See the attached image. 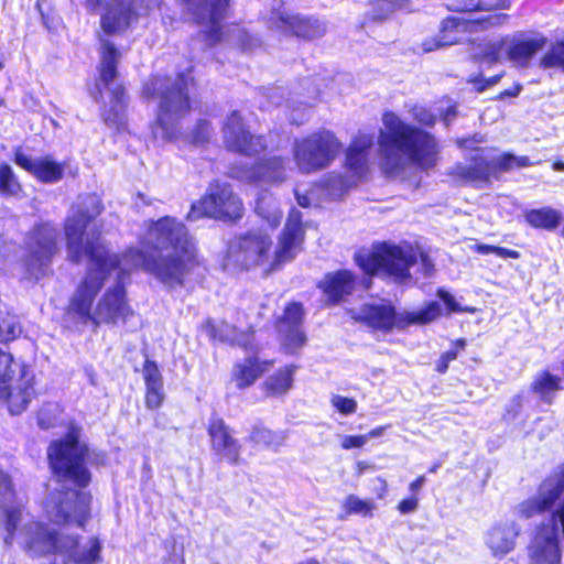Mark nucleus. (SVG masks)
I'll list each match as a JSON object with an SVG mask.
<instances>
[{"label": "nucleus", "mask_w": 564, "mask_h": 564, "mask_svg": "<svg viewBox=\"0 0 564 564\" xmlns=\"http://www.w3.org/2000/svg\"><path fill=\"white\" fill-rule=\"evenodd\" d=\"M476 250L481 253V254H489V253H494L496 254L497 257L499 258H518L519 257V253L514 250H510V249H506V248H501V247H496V246H489V245H477L476 246Z\"/></svg>", "instance_id": "49"}, {"label": "nucleus", "mask_w": 564, "mask_h": 564, "mask_svg": "<svg viewBox=\"0 0 564 564\" xmlns=\"http://www.w3.org/2000/svg\"><path fill=\"white\" fill-rule=\"evenodd\" d=\"M499 170L508 171L513 167H525L531 165L528 156H516L512 154H502L498 158Z\"/></svg>", "instance_id": "46"}, {"label": "nucleus", "mask_w": 564, "mask_h": 564, "mask_svg": "<svg viewBox=\"0 0 564 564\" xmlns=\"http://www.w3.org/2000/svg\"><path fill=\"white\" fill-rule=\"evenodd\" d=\"M241 213L242 203L231 187L225 183H214L207 195L192 205L187 218L197 220L207 216L216 219H236L241 216Z\"/></svg>", "instance_id": "16"}, {"label": "nucleus", "mask_w": 564, "mask_h": 564, "mask_svg": "<svg viewBox=\"0 0 564 564\" xmlns=\"http://www.w3.org/2000/svg\"><path fill=\"white\" fill-rule=\"evenodd\" d=\"M386 429H387V426H378L376 429H372L369 433L365 434L364 437H366V443L370 438H376V437L382 436L384 431H386Z\"/></svg>", "instance_id": "56"}, {"label": "nucleus", "mask_w": 564, "mask_h": 564, "mask_svg": "<svg viewBox=\"0 0 564 564\" xmlns=\"http://www.w3.org/2000/svg\"><path fill=\"white\" fill-rule=\"evenodd\" d=\"M341 148L334 132L322 130L295 140L293 155L299 170L311 173L329 166Z\"/></svg>", "instance_id": "12"}, {"label": "nucleus", "mask_w": 564, "mask_h": 564, "mask_svg": "<svg viewBox=\"0 0 564 564\" xmlns=\"http://www.w3.org/2000/svg\"><path fill=\"white\" fill-rule=\"evenodd\" d=\"M268 100L267 109L271 106L283 107L284 112L294 124L303 123L308 113V109L316 98L315 93L304 99H299L297 94L290 95L285 98V90L280 87L270 88L265 95Z\"/></svg>", "instance_id": "24"}, {"label": "nucleus", "mask_w": 564, "mask_h": 564, "mask_svg": "<svg viewBox=\"0 0 564 564\" xmlns=\"http://www.w3.org/2000/svg\"><path fill=\"white\" fill-rule=\"evenodd\" d=\"M164 400L163 384L147 386L145 403L149 409H158Z\"/></svg>", "instance_id": "47"}, {"label": "nucleus", "mask_w": 564, "mask_h": 564, "mask_svg": "<svg viewBox=\"0 0 564 564\" xmlns=\"http://www.w3.org/2000/svg\"><path fill=\"white\" fill-rule=\"evenodd\" d=\"M26 503V497L13 489L10 477L0 469V524L6 546L18 543L31 556L61 554L77 564L101 561L102 546L97 538L85 543L73 536L58 538L55 530L30 517Z\"/></svg>", "instance_id": "2"}, {"label": "nucleus", "mask_w": 564, "mask_h": 564, "mask_svg": "<svg viewBox=\"0 0 564 564\" xmlns=\"http://www.w3.org/2000/svg\"><path fill=\"white\" fill-rule=\"evenodd\" d=\"M268 28L280 34H294L299 37L315 39L322 36L326 26L318 19L291 12L284 7L273 8L265 18Z\"/></svg>", "instance_id": "18"}, {"label": "nucleus", "mask_w": 564, "mask_h": 564, "mask_svg": "<svg viewBox=\"0 0 564 564\" xmlns=\"http://www.w3.org/2000/svg\"><path fill=\"white\" fill-rule=\"evenodd\" d=\"M410 0H377L373 4L377 12L373 14L377 19H382L397 9H404L408 7Z\"/></svg>", "instance_id": "44"}, {"label": "nucleus", "mask_w": 564, "mask_h": 564, "mask_svg": "<svg viewBox=\"0 0 564 564\" xmlns=\"http://www.w3.org/2000/svg\"><path fill=\"white\" fill-rule=\"evenodd\" d=\"M14 163L42 183H57L63 178L65 172L64 163H58L48 155L33 158L22 148L15 149Z\"/></svg>", "instance_id": "21"}, {"label": "nucleus", "mask_w": 564, "mask_h": 564, "mask_svg": "<svg viewBox=\"0 0 564 564\" xmlns=\"http://www.w3.org/2000/svg\"><path fill=\"white\" fill-rule=\"evenodd\" d=\"M562 379L552 376L550 372L539 375L533 381V390L539 393L544 400L558 389H563Z\"/></svg>", "instance_id": "40"}, {"label": "nucleus", "mask_w": 564, "mask_h": 564, "mask_svg": "<svg viewBox=\"0 0 564 564\" xmlns=\"http://www.w3.org/2000/svg\"><path fill=\"white\" fill-rule=\"evenodd\" d=\"M330 404L343 415H350L357 411V401L340 394H333Z\"/></svg>", "instance_id": "45"}, {"label": "nucleus", "mask_w": 564, "mask_h": 564, "mask_svg": "<svg viewBox=\"0 0 564 564\" xmlns=\"http://www.w3.org/2000/svg\"><path fill=\"white\" fill-rule=\"evenodd\" d=\"M302 317V305L292 303L285 307L284 314L279 322V334L283 348L288 354H295L305 345L306 338L301 330Z\"/></svg>", "instance_id": "23"}, {"label": "nucleus", "mask_w": 564, "mask_h": 564, "mask_svg": "<svg viewBox=\"0 0 564 564\" xmlns=\"http://www.w3.org/2000/svg\"><path fill=\"white\" fill-rule=\"evenodd\" d=\"M234 40H236L245 50H251L256 46V40L250 34H248L239 28H235L231 31L230 41Z\"/></svg>", "instance_id": "50"}, {"label": "nucleus", "mask_w": 564, "mask_h": 564, "mask_svg": "<svg viewBox=\"0 0 564 564\" xmlns=\"http://www.w3.org/2000/svg\"><path fill=\"white\" fill-rule=\"evenodd\" d=\"M358 282L348 270L328 273L319 283V288L333 303H337L350 295L357 289Z\"/></svg>", "instance_id": "28"}, {"label": "nucleus", "mask_w": 564, "mask_h": 564, "mask_svg": "<svg viewBox=\"0 0 564 564\" xmlns=\"http://www.w3.org/2000/svg\"><path fill=\"white\" fill-rule=\"evenodd\" d=\"M188 11L194 15L198 24L204 25L203 34L208 45H214L221 39V33H213L208 22L209 0H183Z\"/></svg>", "instance_id": "32"}, {"label": "nucleus", "mask_w": 564, "mask_h": 564, "mask_svg": "<svg viewBox=\"0 0 564 564\" xmlns=\"http://www.w3.org/2000/svg\"><path fill=\"white\" fill-rule=\"evenodd\" d=\"M358 267L367 274H382L403 282L411 278L410 270L424 278L432 276L434 263L427 254L409 243H380L371 250H361L355 254Z\"/></svg>", "instance_id": "7"}, {"label": "nucleus", "mask_w": 564, "mask_h": 564, "mask_svg": "<svg viewBox=\"0 0 564 564\" xmlns=\"http://www.w3.org/2000/svg\"><path fill=\"white\" fill-rule=\"evenodd\" d=\"M271 367L270 361H260L257 357H248L235 366L232 380L237 388L245 389L251 386L263 372Z\"/></svg>", "instance_id": "30"}, {"label": "nucleus", "mask_w": 564, "mask_h": 564, "mask_svg": "<svg viewBox=\"0 0 564 564\" xmlns=\"http://www.w3.org/2000/svg\"><path fill=\"white\" fill-rule=\"evenodd\" d=\"M482 152L477 150L469 166H457V175L469 181H487L495 171L499 170L498 158L488 159Z\"/></svg>", "instance_id": "31"}, {"label": "nucleus", "mask_w": 564, "mask_h": 564, "mask_svg": "<svg viewBox=\"0 0 564 564\" xmlns=\"http://www.w3.org/2000/svg\"><path fill=\"white\" fill-rule=\"evenodd\" d=\"M520 532L521 528L516 520H500L486 531L485 544L492 556L502 558L516 549Z\"/></svg>", "instance_id": "22"}, {"label": "nucleus", "mask_w": 564, "mask_h": 564, "mask_svg": "<svg viewBox=\"0 0 564 564\" xmlns=\"http://www.w3.org/2000/svg\"><path fill=\"white\" fill-rule=\"evenodd\" d=\"M455 116V108L454 107H448L446 112L444 113V117H443V120L445 122L446 126H448L451 119Z\"/></svg>", "instance_id": "60"}, {"label": "nucleus", "mask_w": 564, "mask_h": 564, "mask_svg": "<svg viewBox=\"0 0 564 564\" xmlns=\"http://www.w3.org/2000/svg\"><path fill=\"white\" fill-rule=\"evenodd\" d=\"M510 0H457L449 9L466 13L467 18L449 17L442 23L441 35L425 40L421 47L424 53L453 45L462 41L466 33H477L498 29L509 21V15L499 11L508 10Z\"/></svg>", "instance_id": "6"}, {"label": "nucleus", "mask_w": 564, "mask_h": 564, "mask_svg": "<svg viewBox=\"0 0 564 564\" xmlns=\"http://www.w3.org/2000/svg\"><path fill=\"white\" fill-rule=\"evenodd\" d=\"M208 433L212 440L213 449L230 464H238L240 457V445L231 436L228 427L220 419L210 422Z\"/></svg>", "instance_id": "27"}, {"label": "nucleus", "mask_w": 564, "mask_h": 564, "mask_svg": "<svg viewBox=\"0 0 564 564\" xmlns=\"http://www.w3.org/2000/svg\"><path fill=\"white\" fill-rule=\"evenodd\" d=\"M543 69L564 72V40L552 43L539 61Z\"/></svg>", "instance_id": "36"}, {"label": "nucleus", "mask_w": 564, "mask_h": 564, "mask_svg": "<svg viewBox=\"0 0 564 564\" xmlns=\"http://www.w3.org/2000/svg\"><path fill=\"white\" fill-rule=\"evenodd\" d=\"M561 503L539 524L528 545V564H562Z\"/></svg>", "instance_id": "15"}, {"label": "nucleus", "mask_w": 564, "mask_h": 564, "mask_svg": "<svg viewBox=\"0 0 564 564\" xmlns=\"http://www.w3.org/2000/svg\"><path fill=\"white\" fill-rule=\"evenodd\" d=\"M202 329L212 339L238 345L250 350L253 349L252 333H238L234 326H230L225 322H215L209 319L202 326Z\"/></svg>", "instance_id": "29"}, {"label": "nucleus", "mask_w": 564, "mask_h": 564, "mask_svg": "<svg viewBox=\"0 0 564 564\" xmlns=\"http://www.w3.org/2000/svg\"><path fill=\"white\" fill-rule=\"evenodd\" d=\"M303 241L302 214L292 209L274 252H272V240L268 234L250 230L231 241L228 259L245 269L267 265L265 271H270L281 263L293 260L300 252Z\"/></svg>", "instance_id": "5"}, {"label": "nucleus", "mask_w": 564, "mask_h": 564, "mask_svg": "<svg viewBox=\"0 0 564 564\" xmlns=\"http://www.w3.org/2000/svg\"><path fill=\"white\" fill-rule=\"evenodd\" d=\"M35 394L32 369L0 350V400L8 403L10 413H22Z\"/></svg>", "instance_id": "9"}, {"label": "nucleus", "mask_w": 564, "mask_h": 564, "mask_svg": "<svg viewBox=\"0 0 564 564\" xmlns=\"http://www.w3.org/2000/svg\"><path fill=\"white\" fill-rule=\"evenodd\" d=\"M524 218L534 228L554 230L562 220V213L551 207H543L527 212Z\"/></svg>", "instance_id": "34"}, {"label": "nucleus", "mask_w": 564, "mask_h": 564, "mask_svg": "<svg viewBox=\"0 0 564 564\" xmlns=\"http://www.w3.org/2000/svg\"><path fill=\"white\" fill-rule=\"evenodd\" d=\"M413 117L417 122L424 126H433L435 122L434 115L424 107H414Z\"/></svg>", "instance_id": "51"}, {"label": "nucleus", "mask_w": 564, "mask_h": 564, "mask_svg": "<svg viewBox=\"0 0 564 564\" xmlns=\"http://www.w3.org/2000/svg\"><path fill=\"white\" fill-rule=\"evenodd\" d=\"M208 22L213 33H221L220 21L225 18L229 8V0H209Z\"/></svg>", "instance_id": "42"}, {"label": "nucleus", "mask_w": 564, "mask_h": 564, "mask_svg": "<svg viewBox=\"0 0 564 564\" xmlns=\"http://www.w3.org/2000/svg\"><path fill=\"white\" fill-rule=\"evenodd\" d=\"M424 482H425V477L420 476L417 479H415L414 481H412L410 484V490L412 492L419 491L422 488V486L424 485Z\"/></svg>", "instance_id": "57"}, {"label": "nucleus", "mask_w": 564, "mask_h": 564, "mask_svg": "<svg viewBox=\"0 0 564 564\" xmlns=\"http://www.w3.org/2000/svg\"><path fill=\"white\" fill-rule=\"evenodd\" d=\"M120 58L118 50L107 40H101L99 83L96 85L93 97L97 100L101 96L102 85L111 94V107L105 109L102 117L107 126L120 130L126 126V94L121 85L115 83L117 64Z\"/></svg>", "instance_id": "10"}, {"label": "nucleus", "mask_w": 564, "mask_h": 564, "mask_svg": "<svg viewBox=\"0 0 564 564\" xmlns=\"http://www.w3.org/2000/svg\"><path fill=\"white\" fill-rule=\"evenodd\" d=\"M21 333V327L14 315H6L0 319V343H7L17 338Z\"/></svg>", "instance_id": "43"}, {"label": "nucleus", "mask_w": 564, "mask_h": 564, "mask_svg": "<svg viewBox=\"0 0 564 564\" xmlns=\"http://www.w3.org/2000/svg\"><path fill=\"white\" fill-rule=\"evenodd\" d=\"M250 438L257 444L278 449L284 444L286 435L284 432H273L262 426H256L250 434Z\"/></svg>", "instance_id": "37"}, {"label": "nucleus", "mask_w": 564, "mask_h": 564, "mask_svg": "<svg viewBox=\"0 0 564 564\" xmlns=\"http://www.w3.org/2000/svg\"><path fill=\"white\" fill-rule=\"evenodd\" d=\"M87 7L95 11L104 7L101 29L108 34L122 32L139 17L147 15L159 4V0H86Z\"/></svg>", "instance_id": "14"}, {"label": "nucleus", "mask_w": 564, "mask_h": 564, "mask_svg": "<svg viewBox=\"0 0 564 564\" xmlns=\"http://www.w3.org/2000/svg\"><path fill=\"white\" fill-rule=\"evenodd\" d=\"M96 195L79 197L65 220L67 256L72 262L87 259V273L74 291L68 314L83 324H124L133 315L124 281L132 270L143 269L169 289L181 286L195 259V245L187 228L174 217L151 221L140 238L144 249L111 253L95 237L91 225L101 213Z\"/></svg>", "instance_id": "1"}, {"label": "nucleus", "mask_w": 564, "mask_h": 564, "mask_svg": "<svg viewBox=\"0 0 564 564\" xmlns=\"http://www.w3.org/2000/svg\"><path fill=\"white\" fill-rule=\"evenodd\" d=\"M382 123L378 142L386 173L398 175L408 167L429 170L436 165L440 147L432 134L405 123L393 112H386Z\"/></svg>", "instance_id": "4"}, {"label": "nucleus", "mask_w": 564, "mask_h": 564, "mask_svg": "<svg viewBox=\"0 0 564 564\" xmlns=\"http://www.w3.org/2000/svg\"><path fill=\"white\" fill-rule=\"evenodd\" d=\"M295 370V366H288L267 378L264 382L267 393L269 395H282L286 393L292 388Z\"/></svg>", "instance_id": "35"}, {"label": "nucleus", "mask_w": 564, "mask_h": 564, "mask_svg": "<svg viewBox=\"0 0 564 564\" xmlns=\"http://www.w3.org/2000/svg\"><path fill=\"white\" fill-rule=\"evenodd\" d=\"M39 424H40V426H41V427H43V429H48V427L51 426V423H50V422H46V421L44 420V417H43V412H41V413L39 414Z\"/></svg>", "instance_id": "62"}, {"label": "nucleus", "mask_w": 564, "mask_h": 564, "mask_svg": "<svg viewBox=\"0 0 564 564\" xmlns=\"http://www.w3.org/2000/svg\"><path fill=\"white\" fill-rule=\"evenodd\" d=\"M199 129L202 130V133L197 135L198 140H206L209 137V126L206 121L202 122L199 124Z\"/></svg>", "instance_id": "58"}, {"label": "nucleus", "mask_w": 564, "mask_h": 564, "mask_svg": "<svg viewBox=\"0 0 564 564\" xmlns=\"http://www.w3.org/2000/svg\"><path fill=\"white\" fill-rule=\"evenodd\" d=\"M373 134L359 133L346 151L345 175L330 173L324 181L332 199L340 198L346 191L364 178L368 171V151L373 145Z\"/></svg>", "instance_id": "11"}, {"label": "nucleus", "mask_w": 564, "mask_h": 564, "mask_svg": "<svg viewBox=\"0 0 564 564\" xmlns=\"http://www.w3.org/2000/svg\"><path fill=\"white\" fill-rule=\"evenodd\" d=\"M348 314L354 321L382 333L404 326V318L398 316L394 307L384 300L367 302L359 310H349Z\"/></svg>", "instance_id": "19"}, {"label": "nucleus", "mask_w": 564, "mask_h": 564, "mask_svg": "<svg viewBox=\"0 0 564 564\" xmlns=\"http://www.w3.org/2000/svg\"><path fill=\"white\" fill-rule=\"evenodd\" d=\"M547 39L541 34L513 36L507 50L508 59L517 67H528L536 52L545 47Z\"/></svg>", "instance_id": "26"}, {"label": "nucleus", "mask_w": 564, "mask_h": 564, "mask_svg": "<svg viewBox=\"0 0 564 564\" xmlns=\"http://www.w3.org/2000/svg\"><path fill=\"white\" fill-rule=\"evenodd\" d=\"M78 438V430L72 429L64 440L50 445L47 455L54 474L62 482L85 487L90 480L85 464L87 448ZM89 505L88 494L67 489L65 484H58L44 501V511L55 524L75 522L83 525L89 514Z\"/></svg>", "instance_id": "3"}, {"label": "nucleus", "mask_w": 564, "mask_h": 564, "mask_svg": "<svg viewBox=\"0 0 564 564\" xmlns=\"http://www.w3.org/2000/svg\"><path fill=\"white\" fill-rule=\"evenodd\" d=\"M295 195L299 205H301L302 207H307L310 205V199L306 196L300 195L297 191H295Z\"/></svg>", "instance_id": "61"}, {"label": "nucleus", "mask_w": 564, "mask_h": 564, "mask_svg": "<svg viewBox=\"0 0 564 564\" xmlns=\"http://www.w3.org/2000/svg\"><path fill=\"white\" fill-rule=\"evenodd\" d=\"M457 354H458L457 349H453V350H448V351L444 352L436 364V370L441 373H444L447 370L449 362L453 361L454 359H456Z\"/></svg>", "instance_id": "54"}, {"label": "nucleus", "mask_w": 564, "mask_h": 564, "mask_svg": "<svg viewBox=\"0 0 564 564\" xmlns=\"http://www.w3.org/2000/svg\"><path fill=\"white\" fill-rule=\"evenodd\" d=\"M520 90H521V86L518 85L514 88V90H507V91L503 93V95H506V96H517L520 93Z\"/></svg>", "instance_id": "63"}, {"label": "nucleus", "mask_w": 564, "mask_h": 564, "mask_svg": "<svg viewBox=\"0 0 564 564\" xmlns=\"http://www.w3.org/2000/svg\"><path fill=\"white\" fill-rule=\"evenodd\" d=\"M343 508L347 516L359 514L366 518H371L376 509V503L372 500H364L355 495H349L344 500Z\"/></svg>", "instance_id": "39"}, {"label": "nucleus", "mask_w": 564, "mask_h": 564, "mask_svg": "<svg viewBox=\"0 0 564 564\" xmlns=\"http://www.w3.org/2000/svg\"><path fill=\"white\" fill-rule=\"evenodd\" d=\"M366 445L364 435H345L341 438V447L345 449L360 448Z\"/></svg>", "instance_id": "52"}, {"label": "nucleus", "mask_w": 564, "mask_h": 564, "mask_svg": "<svg viewBox=\"0 0 564 564\" xmlns=\"http://www.w3.org/2000/svg\"><path fill=\"white\" fill-rule=\"evenodd\" d=\"M22 186L19 183L13 170L8 164H0V194L4 196H19Z\"/></svg>", "instance_id": "38"}, {"label": "nucleus", "mask_w": 564, "mask_h": 564, "mask_svg": "<svg viewBox=\"0 0 564 564\" xmlns=\"http://www.w3.org/2000/svg\"><path fill=\"white\" fill-rule=\"evenodd\" d=\"M419 500L415 497L403 499L399 506L398 510L402 514L414 512L417 509Z\"/></svg>", "instance_id": "55"}, {"label": "nucleus", "mask_w": 564, "mask_h": 564, "mask_svg": "<svg viewBox=\"0 0 564 564\" xmlns=\"http://www.w3.org/2000/svg\"><path fill=\"white\" fill-rule=\"evenodd\" d=\"M564 494V463L557 466L538 487L536 492L514 507V514L530 519L553 510Z\"/></svg>", "instance_id": "17"}, {"label": "nucleus", "mask_w": 564, "mask_h": 564, "mask_svg": "<svg viewBox=\"0 0 564 564\" xmlns=\"http://www.w3.org/2000/svg\"><path fill=\"white\" fill-rule=\"evenodd\" d=\"M437 295L444 302V304L447 306L449 312L456 313V312L464 311L451 293H448L444 290H438Z\"/></svg>", "instance_id": "53"}, {"label": "nucleus", "mask_w": 564, "mask_h": 564, "mask_svg": "<svg viewBox=\"0 0 564 564\" xmlns=\"http://www.w3.org/2000/svg\"><path fill=\"white\" fill-rule=\"evenodd\" d=\"M442 313V306L438 302L433 301L424 308L405 314L404 325L406 324H427L436 319Z\"/></svg>", "instance_id": "41"}, {"label": "nucleus", "mask_w": 564, "mask_h": 564, "mask_svg": "<svg viewBox=\"0 0 564 564\" xmlns=\"http://www.w3.org/2000/svg\"><path fill=\"white\" fill-rule=\"evenodd\" d=\"M56 238L57 230L51 224L39 225L28 234L22 257L25 276L39 280L47 273L57 251Z\"/></svg>", "instance_id": "13"}, {"label": "nucleus", "mask_w": 564, "mask_h": 564, "mask_svg": "<svg viewBox=\"0 0 564 564\" xmlns=\"http://www.w3.org/2000/svg\"><path fill=\"white\" fill-rule=\"evenodd\" d=\"M226 147L234 152L246 155L260 153L265 143L261 135L251 134L245 127L238 111H232L223 128Z\"/></svg>", "instance_id": "20"}, {"label": "nucleus", "mask_w": 564, "mask_h": 564, "mask_svg": "<svg viewBox=\"0 0 564 564\" xmlns=\"http://www.w3.org/2000/svg\"><path fill=\"white\" fill-rule=\"evenodd\" d=\"M189 76L178 74L176 78L153 77L143 88L148 98L159 97L160 105L151 134L155 141H171L180 133V122L189 112Z\"/></svg>", "instance_id": "8"}, {"label": "nucleus", "mask_w": 564, "mask_h": 564, "mask_svg": "<svg viewBox=\"0 0 564 564\" xmlns=\"http://www.w3.org/2000/svg\"><path fill=\"white\" fill-rule=\"evenodd\" d=\"M143 377H144L145 386L163 384L161 372H160L158 366L150 360H147L144 364Z\"/></svg>", "instance_id": "48"}, {"label": "nucleus", "mask_w": 564, "mask_h": 564, "mask_svg": "<svg viewBox=\"0 0 564 564\" xmlns=\"http://www.w3.org/2000/svg\"><path fill=\"white\" fill-rule=\"evenodd\" d=\"M254 212L272 229L280 225L282 212L271 193L264 191L259 194Z\"/></svg>", "instance_id": "33"}, {"label": "nucleus", "mask_w": 564, "mask_h": 564, "mask_svg": "<svg viewBox=\"0 0 564 564\" xmlns=\"http://www.w3.org/2000/svg\"><path fill=\"white\" fill-rule=\"evenodd\" d=\"M486 57L489 62H497L499 59V50L495 46L490 47Z\"/></svg>", "instance_id": "59"}, {"label": "nucleus", "mask_w": 564, "mask_h": 564, "mask_svg": "<svg viewBox=\"0 0 564 564\" xmlns=\"http://www.w3.org/2000/svg\"><path fill=\"white\" fill-rule=\"evenodd\" d=\"M286 161L279 156L270 158L253 167H243L234 172V175L246 182L276 184L286 177Z\"/></svg>", "instance_id": "25"}, {"label": "nucleus", "mask_w": 564, "mask_h": 564, "mask_svg": "<svg viewBox=\"0 0 564 564\" xmlns=\"http://www.w3.org/2000/svg\"><path fill=\"white\" fill-rule=\"evenodd\" d=\"M380 482H381L382 488H381V492L378 494V497L383 498L386 495V491H387V482L384 480H380Z\"/></svg>", "instance_id": "64"}]
</instances>
